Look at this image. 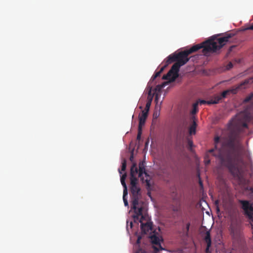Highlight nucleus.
Returning a JSON list of instances; mask_svg holds the SVG:
<instances>
[{"mask_svg": "<svg viewBox=\"0 0 253 253\" xmlns=\"http://www.w3.org/2000/svg\"><path fill=\"white\" fill-rule=\"evenodd\" d=\"M251 115L247 112H240L228 124L225 131V140L220 148H217L220 137L215 136L214 147L208 150V153L218 159L222 166L227 168L231 174L240 179L241 169L240 165L245 166L244 159L251 160L249 151L241 142V133L244 128L247 127V123L251 119Z\"/></svg>", "mask_w": 253, "mask_h": 253, "instance_id": "nucleus-1", "label": "nucleus"}, {"mask_svg": "<svg viewBox=\"0 0 253 253\" xmlns=\"http://www.w3.org/2000/svg\"><path fill=\"white\" fill-rule=\"evenodd\" d=\"M235 35V33L233 32L225 33L224 37L217 39L216 41L214 39H210L200 44L195 45L189 49L179 52L177 54L169 55L164 61L165 65L159 71L155 73V75L152 77L150 81H154L156 78L159 77L169 64L176 61L168 73L166 75H164L162 78L163 80H169V82L174 81L178 77L180 67L189 61V58L188 57L189 55L201 48H203V53L204 55L211 52H215L229 42V39Z\"/></svg>", "mask_w": 253, "mask_h": 253, "instance_id": "nucleus-2", "label": "nucleus"}, {"mask_svg": "<svg viewBox=\"0 0 253 253\" xmlns=\"http://www.w3.org/2000/svg\"><path fill=\"white\" fill-rule=\"evenodd\" d=\"M138 169L137 164L133 162L130 168V190L132 195V207L134 212L140 215L141 211L143 210L144 207L143 203H139V198L140 196V188L138 186V179L137 178Z\"/></svg>", "mask_w": 253, "mask_h": 253, "instance_id": "nucleus-3", "label": "nucleus"}, {"mask_svg": "<svg viewBox=\"0 0 253 253\" xmlns=\"http://www.w3.org/2000/svg\"><path fill=\"white\" fill-rule=\"evenodd\" d=\"M229 231L234 245H239L244 241L242 223L237 219L232 220Z\"/></svg>", "mask_w": 253, "mask_h": 253, "instance_id": "nucleus-4", "label": "nucleus"}, {"mask_svg": "<svg viewBox=\"0 0 253 253\" xmlns=\"http://www.w3.org/2000/svg\"><path fill=\"white\" fill-rule=\"evenodd\" d=\"M253 83V78L245 80L237 86H234L229 89L223 91L220 95H218L214 97V99L215 101H217V104L219 102L222 98H225L228 95L230 94H236L238 91L240 89L245 88L246 87V85L248 84H250Z\"/></svg>", "mask_w": 253, "mask_h": 253, "instance_id": "nucleus-5", "label": "nucleus"}, {"mask_svg": "<svg viewBox=\"0 0 253 253\" xmlns=\"http://www.w3.org/2000/svg\"><path fill=\"white\" fill-rule=\"evenodd\" d=\"M143 210L141 211V213L138 215V213L134 212L135 214L133 215L134 221H139L140 223V227L142 232L146 234L149 230H152V226L151 224L147 221V216L146 214H143Z\"/></svg>", "mask_w": 253, "mask_h": 253, "instance_id": "nucleus-6", "label": "nucleus"}, {"mask_svg": "<svg viewBox=\"0 0 253 253\" xmlns=\"http://www.w3.org/2000/svg\"><path fill=\"white\" fill-rule=\"evenodd\" d=\"M145 162L144 161H141L139 163V169H138L137 174L138 177L140 178L143 183H145L147 188L151 187L150 175L146 172L145 170Z\"/></svg>", "mask_w": 253, "mask_h": 253, "instance_id": "nucleus-7", "label": "nucleus"}, {"mask_svg": "<svg viewBox=\"0 0 253 253\" xmlns=\"http://www.w3.org/2000/svg\"><path fill=\"white\" fill-rule=\"evenodd\" d=\"M239 203L242 205L244 214L248 218L252 228L253 229V207L248 201L240 200Z\"/></svg>", "mask_w": 253, "mask_h": 253, "instance_id": "nucleus-8", "label": "nucleus"}, {"mask_svg": "<svg viewBox=\"0 0 253 253\" xmlns=\"http://www.w3.org/2000/svg\"><path fill=\"white\" fill-rule=\"evenodd\" d=\"M149 237L153 245V248L155 253H157L159 251L164 250L161 244V242H163V240L158 233L153 232L149 235Z\"/></svg>", "mask_w": 253, "mask_h": 253, "instance_id": "nucleus-9", "label": "nucleus"}, {"mask_svg": "<svg viewBox=\"0 0 253 253\" xmlns=\"http://www.w3.org/2000/svg\"><path fill=\"white\" fill-rule=\"evenodd\" d=\"M148 112L142 110L141 113L139 115V125L138 126L142 127L144 125L146 120L148 117Z\"/></svg>", "mask_w": 253, "mask_h": 253, "instance_id": "nucleus-10", "label": "nucleus"}, {"mask_svg": "<svg viewBox=\"0 0 253 253\" xmlns=\"http://www.w3.org/2000/svg\"><path fill=\"white\" fill-rule=\"evenodd\" d=\"M169 82H165L161 84H158L156 86V87L155 88V92H156L155 98V102H156V101L158 102L159 97V96L160 95V94H159V93L161 92L162 89L163 88H164L166 84H169Z\"/></svg>", "mask_w": 253, "mask_h": 253, "instance_id": "nucleus-11", "label": "nucleus"}, {"mask_svg": "<svg viewBox=\"0 0 253 253\" xmlns=\"http://www.w3.org/2000/svg\"><path fill=\"white\" fill-rule=\"evenodd\" d=\"M205 241L207 243V248L206 249V253H210L209 252V249L210 247L211 246V234L210 231H208L206 233V236L205 237Z\"/></svg>", "mask_w": 253, "mask_h": 253, "instance_id": "nucleus-12", "label": "nucleus"}, {"mask_svg": "<svg viewBox=\"0 0 253 253\" xmlns=\"http://www.w3.org/2000/svg\"><path fill=\"white\" fill-rule=\"evenodd\" d=\"M197 102H199L200 105L202 104H217V101H215L214 99H212L209 101H206L205 100H199Z\"/></svg>", "mask_w": 253, "mask_h": 253, "instance_id": "nucleus-13", "label": "nucleus"}, {"mask_svg": "<svg viewBox=\"0 0 253 253\" xmlns=\"http://www.w3.org/2000/svg\"><path fill=\"white\" fill-rule=\"evenodd\" d=\"M160 105L158 104V102H156V107H155V111L154 112L153 114V117L157 118L160 115V110L161 109Z\"/></svg>", "mask_w": 253, "mask_h": 253, "instance_id": "nucleus-14", "label": "nucleus"}, {"mask_svg": "<svg viewBox=\"0 0 253 253\" xmlns=\"http://www.w3.org/2000/svg\"><path fill=\"white\" fill-rule=\"evenodd\" d=\"M197 124L196 122L193 120V124L190 126L189 129V133L190 134H194L196 133V127Z\"/></svg>", "mask_w": 253, "mask_h": 253, "instance_id": "nucleus-15", "label": "nucleus"}, {"mask_svg": "<svg viewBox=\"0 0 253 253\" xmlns=\"http://www.w3.org/2000/svg\"><path fill=\"white\" fill-rule=\"evenodd\" d=\"M199 102H195L193 104V109L191 112L192 115H194L198 111V106Z\"/></svg>", "mask_w": 253, "mask_h": 253, "instance_id": "nucleus-16", "label": "nucleus"}, {"mask_svg": "<svg viewBox=\"0 0 253 253\" xmlns=\"http://www.w3.org/2000/svg\"><path fill=\"white\" fill-rule=\"evenodd\" d=\"M126 167V162L125 159H124L122 164V169L121 170H119V172L120 174H122V171H125Z\"/></svg>", "mask_w": 253, "mask_h": 253, "instance_id": "nucleus-17", "label": "nucleus"}, {"mask_svg": "<svg viewBox=\"0 0 253 253\" xmlns=\"http://www.w3.org/2000/svg\"><path fill=\"white\" fill-rule=\"evenodd\" d=\"M253 100V92L248 95L244 99L245 102H248Z\"/></svg>", "mask_w": 253, "mask_h": 253, "instance_id": "nucleus-18", "label": "nucleus"}, {"mask_svg": "<svg viewBox=\"0 0 253 253\" xmlns=\"http://www.w3.org/2000/svg\"><path fill=\"white\" fill-rule=\"evenodd\" d=\"M209 154H211V153H208V151L207 152L206 156H205V164L206 165H208L210 163L211 160L209 159Z\"/></svg>", "mask_w": 253, "mask_h": 253, "instance_id": "nucleus-19", "label": "nucleus"}, {"mask_svg": "<svg viewBox=\"0 0 253 253\" xmlns=\"http://www.w3.org/2000/svg\"><path fill=\"white\" fill-rule=\"evenodd\" d=\"M126 177V174L125 173L124 174H123L121 177V182L122 183V185L123 186H125L126 185L125 180Z\"/></svg>", "mask_w": 253, "mask_h": 253, "instance_id": "nucleus-20", "label": "nucleus"}, {"mask_svg": "<svg viewBox=\"0 0 253 253\" xmlns=\"http://www.w3.org/2000/svg\"><path fill=\"white\" fill-rule=\"evenodd\" d=\"M142 134V127L138 126V131L137 135V140L139 141L140 140L141 136Z\"/></svg>", "mask_w": 253, "mask_h": 253, "instance_id": "nucleus-21", "label": "nucleus"}, {"mask_svg": "<svg viewBox=\"0 0 253 253\" xmlns=\"http://www.w3.org/2000/svg\"><path fill=\"white\" fill-rule=\"evenodd\" d=\"M124 188L123 191V197H126L127 195V189L126 185L123 186Z\"/></svg>", "mask_w": 253, "mask_h": 253, "instance_id": "nucleus-22", "label": "nucleus"}, {"mask_svg": "<svg viewBox=\"0 0 253 253\" xmlns=\"http://www.w3.org/2000/svg\"><path fill=\"white\" fill-rule=\"evenodd\" d=\"M151 105V104H150V102H147L145 108L144 110H143V111H145L146 112H149Z\"/></svg>", "mask_w": 253, "mask_h": 253, "instance_id": "nucleus-23", "label": "nucleus"}, {"mask_svg": "<svg viewBox=\"0 0 253 253\" xmlns=\"http://www.w3.org/2000/svg\"><path fill=\"white\" fill-rule=\"evenodd\" d=\"M187 144L189 148H191L193 146V142L192 140L190 139H188L187 140Z\"/></svg>", "mask_w": 253, "mask_h": 253, "instance_id": "nucleus-24", "label": "nucleus"}, {"mask_svg": "<svg viewBox=\"0 0 253 253\" xmlns=\"http://www.w3.org/2000/svg\"><path fill=\"white\" fill-rule=\"evenodd\" d=\"M123 201L125 206L127 207L128 206V203L126 197H123Z\"/></svg>", "mask_w": 253, "mask_h": 253, "instance_id": "nucleus-25", "label": "nucleus"}, {"mask_svg": "<svg viewBox=\"0 0 253 253\" xmlns=\"http://www.w3.org/2000/svg\"><path fill=\"white\" fill-rule=\"evenodd\" d=\"M233 67V64L231 62H229L227 65V66H226V69L227 70H230V69H231Z\"/></svg>", "mask_w": 253, "mask_h": 253, "instance_id": "nucleus-26", "label": "nucleus"}, {"mask_svg": "<svg viewBox=\"0 0 253 253\" xmlns=\"http://www.w3.org/2000/svg\"><path fill=\"white\" fill-rule=\"evenodd\" d=\"M198 177H199V185L200 186V187L201 188H203V183H202V181L201 179V178L200 177V174H198Z\"/></svg>", "mask_w": 253, "mask_h": 253, "instance_id": "nucleus-27", "label": "nucleus"}, {"mask_svg": "<svg viewBox=\"0 0 253 253\" xmlns=\"http://www.w3.org/2000/svg\"><path fill=\"white\" fill-rule=\"evenodd\" d=\"M190 226V223L189 222H188L186 224V229L187 233H188L189 231Z\"/></svg>", "mask_w": 253, "mask_h": 253, "instance_id": "nucleus-28", "label": "nucleus"}, {"mask_svg": "<svg viewBox=\"0 0 253 253\" xmlns=\"http://www.w3.org/2000/svg\"><path fill=\"white\" fill-rule=\"evenodd\" d=\"M148 87L149 88V91H148V96H151L152 87L149 86Z\"/></svg>", "mask_w": 253, "mask_h": 253, "instance_id": "nucleus-29", "label": "nucleus"}, {"mask_svg": "<svg viewBox=\"0 0 253 253\" xmlns=\"http://www.w3.org/2000/svg\"><path fill=\"white\" fill-rule=\"evenodd\" d=\"M152 99H153V97L152 96H148V98H147V102H150V104H151Z\"/></svg>", "mask_w": 253, "mask_h": 253, "instance_id": "nucleus-30", "label": "nucleus"}, {"mask_svg": "<svg viewBox=\"0 0 253 253\" xmlns=\"http://www.w3.org/2000/svg\"><path fill=\"white\" fill-rule=\"evenodd\" d=\"M253 30V24L252 25H251L250 26L248 27L247 28L245 29L244 30Z\"/></svg>", "mask_w": 253, "mask_h": 253, "instance_id": "nucleus-31", "label": "nucleus"}, {"mask_svg": "<svg viewBox=\"0 0 253 253\" xmlns=\"http://www.w3.org/2000/svg\"><path fill=\"white\" fill-rule=\"evenodd\" d=\"M215 205H216V210H217V211L218 212L219 211V209L217 206V205L218 204V201H215Z\"/></svg>", "mask_w": 253, "mask_h": 253, "instance_id": "nucleus-32", "label": "nucleus"}, {"mask_svg": "<svg viewBox=\"0 0 253 253\" xmlns=\"http://www.w3.org/2000/svg\"><path fill=\"white\" fill-rule=\"evenodd\" d=\"M129 160L131 162H133V153H132L130 156Z\"/></svg>", "mask_w": 253, "mask_h": 253, "instance_id": "nucleus-33", "label": "nucleus"}, {"mask_svg": "<svg viewBox=\"0 0 253 253\" xmlns=\"http://www.w3.org/2000/svg\"><path fill=\"white\" fill-rule=\"evenodd\" d=\"M141 237H138V239H137V243H139L140 240H141Z\"/></svg>", "mask_w": 253, "mask_h": 253, "instance_id": "nucleus-34", "label": "nucleus"}, {"mask_svg": "<svg viewBox=\"0 0 253 253\" xmlns=\"http://www.w3.org/2000/svg\"><path fill=\"white\" fill-rule=\"evenodd\" d=\"M149 142V139L147 140V141L145 142V146H146Z\"/></svg>", "mask_w": 253, "mask_h": 253, "instance_id": "nucleus-35", "label": "nucleus"}, {"mask_svg": "<svg viewBox=\"0 0 253 253\" xmlns=\"http://www.w3.org/2000/svg\"><path fill=\"white\" fill-rule=\"evenodd\" d=\"M132 225H133V223L132 222H130V228H132Z\"/></svg>", "mask_w": 253, "mask_h": 253, "instance_id": "nucleus-36", "label": "nucleus"}, {"mask_svg": "<svg viewBox=\"0 0 253 253\" xmlns=\"http://www.w3.org/2000/svg\"><path fill=\"white\" fill-rule=\"evenodd\" d=\"M235 47V46H231V47H230L229 50H230V51H231V50H232V48L233 47Z\"/></svg>", "mask_w": 253, "mask_h": 253, "instance_id": "nucleus-37", "label": "nucleus"}, {"mask_svg": "<svg viewBox=\"0 0 253 253\" xmlns=\"http://www.w3.org/2000/svg\"><path fill=\"white\" fill-rule=\"evenodd\" d=\"M139 108H140V109H142V106H140V107H139Z\"/></svg>", "mask_w": 253, "mask_h": 253, "instance_id": "nucleus-38", "label": "nucleus"}]
</instances>
